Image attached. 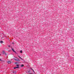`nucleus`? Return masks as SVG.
<instances>
[{
	"label": "nucleus",
	"instance_id": "obj_9",
	"mask_svg": "<svg viewBox=\"0 0 74 74\" xmlns=\"http://www.w3.org/2000/svg\"><path fill=\"white\" fill-rule=\"evenodd\" d=\"M16 66H17V67H19V65H18V64H16Z\"/></svg>",
	"mask_w": 74,
	"mask_h": 74
},
{
	"label": "nucleus",
	"instance_id": "obj_3",
	"mask_svg": "<svg viewBox=\"0 0 74 74\" xmlns=\"http://www.w3.org/2000/svg\"><path fill=\"white\" fill-rule=\"evenodd\" d=\"M19 67H15L14 68V69H19Z\"/></svg>",
	"mask_w": 74,
	"mask_h": 74
},
{
	"label": "nucleus",
	"instance_id": "obj_12",
	"mask_svg": "<svg viewBox=\"0 0 74 74\" xmlns=\"http://www.w3.org/2000/svg\"><path fill=\"white\" fill-rule=\"evenodd\" d=\"M32 71H33V72H34V70L33 69H32Z\"/></svg>",
	"mask_w": 74,
	"mask_h": 74
},
{
	"label": "nucleus",
	"instance_id": "obj_6",
	"mask_svg": "<svg viewBox=\"0 0 74 74\" xmlns=\"http://www.w3.org/2000/svg\"><path fill=\"white\" fill-rule=\"evenodd\" d=\"M3 54H4L5 53V51H3Z\"/></svg>",
	"mask_w": 74,
	"mask_h": 74
},
{
	"label": "nucleus",
	"instance_id": "obj_4",
	"mask_svg": "<svg viewBox=\"0 0 74 74\" xmlns=\"http://www.w3.org/2000/svg\"><path fill=\"white\" fill-rule=\"evenodd\" d=\"M14 60H15L16 61H18V60L19 61H20V60H19V59L17 60V59H14Z\"/></svg>",
	"mask_w": 74,
	"mask_h": 74
},
{
	"label": "nucleus",
	"instance_id": "obj_10",
	"mask_svg": "<svg viewBox=\"0 0 74 74\" xmlns=\"http://www.w3.org/2000/svg\"><path fill=\"white\" fill-rule=\"evenodd\" d=\"M21 67H23V66H24V65H23L22 64L21 65Z\"/></svg>",
	"mask_w": 74,
	"mask_h": 74
},
{
	"label": "nucleus",
	"instance_id": "obj_8",
	"mask_svg": "<svg viewBox=\"0 0 74 74\" xmlns=\"http://www.w3.org/2000/svg\"><path fill=\"white\" fill-rule=\"evenodd\" d=\"M20 53H22V50H21L20 51Z\"/></svg>",
	"mask_w": 74,
	"mask_h": 74
},
{
	"label": "nucleus",
	"instance_id": "obj_5",
	"mask_svg": "<svg viewBox=\"0 0 74 74\" xmlns=\"http://www.w3.org/2000/svg\"><path fill=\"white\" fill-rule=\"evenodd\" d=\"M18 56V58H20V59H22V58H21V57H20L19 56Z\"/></svg>",
	"mask_w": 74,
	"mask_h": 74
},
{
	"label": "nucleus",
	"instance_id": "obj_16",
	"mask_svg": "<svg viewBox=\"0 0 74 74\" xmlns=\"http://www.w3.org/2000/svg\"><path fill=\"white\" fill-rule=\"evenodd\" d=\"M31 70H33V69H31Z\"/></svg>",
	"mask_w": 74,
	"mask_h": 74
},
{
	"label": "nucleus",
	"instance_id": "obj_1",
	"mask_svg": "<svg viewBox=\"0 0 74 74\" xmlns=\"http://www.w3.org/2000/svg\"><path fill=\"white\" fill-rule=\"evenodd\" d=\"M12 51H13V52H16L15 51V50H14V49H13V48H12Z\"/></svg>",
	"mask_w": 74,
	"mask_h": 74
},
{
	"label": "nucleus",
	"instance_id": "obj_17",
	"mask_svg": "<svg viewBox=\"0 0 74 74\" xmlns=\"http://www.w3.org/2000/svg\"><path fill=\"white\" fill-rule=\"evenodd\" d=\"M0 55H1V54L0 53Z\"/></svg>",
	"mask_w": 74,
	"mask_h": 74
},
{
	"label": "nucleus",
	"instance_id": "obj_2",
	"mask_svg": "<svg viewBox=\"0 0 74 74\" xmlns=\"http://www.w3.org/2000/svg\"><path fill=\"white\" fill-rule=\"evenodd\" d=\"M7 62L8 64H10L11 63V61H8Z\"/></svg>",
	"mask_w": 74,
	"mask_h": 74
},
{
	"label": "nucleus",
	"instance_id": "obj_11",
	"mask_svg": "<svg viewBox=\"0 0 74 74\" xmlns=\"http://www.w3.org/2000/svg\"><path fill=\"white\" fill-rule=\"evenodd\" d=\"M4 54H5V55H7V53H5Z\"/></svg>",
	"mask_w": 74,
	"mask_h": 74
},
{
	"label": "nucleus",
	"instance_id": "obj_13",
	"mask_svg": "<svg viewBox=\"0 0 74 74\" xmlns=\"http://www.w3.org/2000/svg\"><path fill=\"white\" fill-rule=\"evenodd\" d=\"M2 60L0 58V61H2Z\"/></svg>",
	"mask_w": 74,
	"mask_h": 74
},
{
	"label": "nucleus",
	"instance_id": "obj_15",
	"mask_svg": "<svg viewBox=\"0 0 74 74\" xmlns=\"http://www.w3.org/2000/svg\"><path fill=\"white\" fill-rule=\"evenodd\" d=\"M9 52H10L11 51L10 50L8 51Z\"/></svg>",
	"mask_w": 74,
	"mask_h": 74
},
{
	"label": "nucleus",
	"instance_id": "obj_14",
	"mask_svg": "<svg viewBox=\"0 0 74 74\" xmlns=\"http://www.w3.org/2000/svg\"><path fill=\"white\" fill-rule=\"evenodd\" d=\"M15 64H17L18 63L17 62H15Z\"/></svg>",
	"mask_w": 74,
	"mask_h": 74
},
{
	"label": "nucleus",
	"instance_id": "obj_7",
	"mask_svg": "<svg viewBox=\"0 0 74 74\" xmlns=\"http://www.w3.org/2000/svg\"><path fill=\"white\" fill-rule=\"evenodd\" d=\"M1 42V43H3V41H1V42Z\"/></svg>",
	"mask_w": 74,
	"mask_h": 74
}]
</instances>
